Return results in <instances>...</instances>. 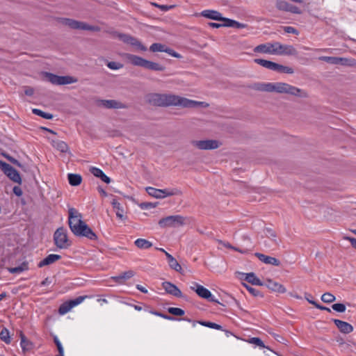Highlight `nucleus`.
<instances>
[{"instance_id": "1", "label": "nucleus", "mask_w": 356, "mask_h": 356, "mask_svg": "<svg viewBox=\"0 0 356 356\" xmlns=\"http://www.w3.org/2000/svg\"><path fill=\"white\" fill-rule=\"evenodd\" d=\"M146 101L152 106L167 107L171 106L183 108H195L197 106L207 107L208 104L197 102L171 94L151 93L146 96Z\"/></svg>"}, {"instance_id": "2", "label": "nucleus", "mask_w": 356, "mask_h": 356, "mask_svg": "<svg viewBox=\"0 0 356 356\" xmlns=\"http://www.w3.org/2000/svg\"><path fill=\"white\" fill-rule=\"evenodd\" d=\"M68 224L72 232L77 236H84L90 240H96L97 235L82 220V215L74 208H70L68 211Z\"/></svg>"}, {"instance_id": "3", "label": "nucleus", "mask_w": 356, "mask_h": 356, "mask_svg": "<svg viewBox=\"0 0 356 356\" xmlns=\"http://www.w3.org/2000/svg\"><path fill=\"white\" fill-rule=\"evenodd\" d=\"M254 52L272 55L296 56L298 52L292 45L282 44L278 42H267L254 47Z\"/></svg>"}, {"instance_id": "4", "label": "nucleus", "mask_w": 356, "mask_h": 356, "mask_svg": "<svg viewBox=\"0 0 356 356\" xmlns=\"http://www.w3.org/2000/svg\"><path fill=\"white\" fill-rule=\"evenodd\" d=\"M275 92L303 98L308 97L307 92L305 90L284 82H275Z\"/></svg>"}, {"instance_id": "5", "label": "nucleus", "mask_w": 356, "mask_h": 356, "mask_svg": "<svg viewBox=\"0 0 356 356\" xmlns=\"http://www.w3.org/2000/svg\"><path fill=\"white\" fill-rule=\"evenodd\" d=\"M60 22L62 24L67 26L72 29L84 30L95 32L99 31L101 30L100 27L98 26L90 25L84 22L77 21L70 18H60Z\"/></svg>"}, {"instance_id": "6", "label": "nucleus", "mask_w": 356, "mask_h": 356, "mask_svg": "<svg viewBox=\"0 0 356 356\" xmlns=\"http://www.w3.org/2000/svg\"><path fill=\"white\" fill-rule=\"evenodd\" d=\"M254 62L266 69L270 70L274 72L284 74H293L294 70L292 67L284 66L270 60H267L261 58H256Z\"/></svg>"}, {"instance_id": "7", "label": "nucleus", "mask_w": 356, "mask_h": 356, "mask_svg": "<svg viewBox=\"0 0 356 356\" xmlns=\"http://www.w3.org/2000/svg\"><path fill=\"white\" fill-rule=\"evenodd\" d=\"M186 218L180 215L169 216L159 220L161 228L179 227L186 224Z\"/></svg>"}, {"instance_id": "8", "label": "nucleus", "mask_w": 356, "mask_h": 356, "mask_svg": "<svg viewBox=\"0 0 356 356\" xmlns=\"http://www.w3.org/2000/svg\"><path fill=\"white\" fill-rule=\"evenodd\" d=\"M54 241L56 246L59 249H67L71 245L67 229L63 227L58 228L54 232Z\"/></svg>"}, {"instance_id": "9", "label": "nucleus", "mask_w": 356, "mask_h": 356, "mask_svg": "<svg viewBox=\"0 0 356 356\" xmlns=\"http://www.w3.org/2000/svg\"><path fill=\"white\" fill-rule=\"evenodd\" d=\"M0 168L12 181L19 184L22 183L20 175L10 164L0 160Z\"/></svg>"}, {"instance_id": "10", "label": "nucleus", "mask_w": 356, "mask_h": 356, "mask_svg": "<svg viewBox=\"0 0 356 356\" xmlns=\"http://www.w3.org/2000/svg\"><path fill=\"white\" fill-rule=\"evenodd\" d=\"M191 143L199 149L204 150L216 149L221 145L217 140H193Z\"/></svg>"}, {"instance_id": "11", "label": "nucleus", "mask_w": 356, "mask_h": 356, "mask_svg": "<svg viewBox=\"0 0 356 356\" xmlns=\"http://www.w3.org/2000/svg\"><path fill=\"white\" fill-rule=\"evenodd\" d=\"M193 284L194 286H191V289L195 291L200 297L207 299L210 302H218L209 290L197 283H194Z\"/></svg>"}, {"instance_id": "12", "label": "nucleus", "mask_w": 356, "mask_h": 356, "mask_svg": "<svg viewBox=\"0 0 356 356\" xmlns=\"http://www.w3.org/2000/svg\"><path fill=\"white\" fill-rule=\"evenodd\" d=\"M97 104L98 106H102L106 108H127V104L115 99H99L97 101Z\"/></svg>"}, {"instance_id": "13", "label": "nucleus", "mask_w": 356, "mask_h": 356, "mask_svg": "<svg viewBox=\"0 0 356 356\" xmlns=\"http://www.w3.org/2000/svg\"><path fill=\"white\" fill-rule=\"evenodd\" d=\"M122 56L127 63H131L134 66L142 67L144 68L145 67L147 60L142 57L129 53H124L122 54Z\"/></svg>"}, {"instance_id": "14", "label": "nucleus", "mask_w": 356, "mask_h": 356, "mask_svg": "<svg viewBox=\"0 0 356 356\" xmlns=\"http://www.w3.org/2000/svg\"><path fill=\"white\" fill-rule=\"evenodd\" d=\"M149 50L152 52H165L175 58H181L179 54L161 43H153L149 47Z\"/></svg>"}, {"instance_id": "15", "label": "nucleus", "mask_w": 356, "mask_h": 356, "mask_svg": "<svg viewBox=\"0 0 356 356\" xmlns=\"http://www.w3.org/2000/svg\"><path fill=\"white\" fill-rule=\"evenodd\" d=\"M250 88L252 90L261 92H275V82H257L253 83Z\"/></svg>"}, {"instance_id": "16", "label": "nucleus", "mask_w": 356, "mask_h": 356, "mask_svg": "<svg viewBox=\"0 0 356 356\" xmlns=\"http://www.w3.org/2000/svg\"><path fill=\"white\" fill-rule=\"evenodd\" d=\"M263 286H266L270 290L280 293H284L286 291L285 287L282 284L270 279L267 280L264 283Z\"/></svg>"}, {"instance_id": "17", "label": "nucleus", "mask_w": 356, "mask_h": 356, "mask_svg": "<svg viewBox=\"0 0 356 356\" xmlns=\"http://www.w3.org/2000/svg\"><path fill=\"white\" fill-rule=\"evenodd\" d=\"M163 287L168 293L178 298L182 297L181 291L174 284L170 282H165L163 283Z\"/></svg>"}, {"instance_id": "18", "label": "nucleus", "mask_w": 356, "mask_h": 356, "mask_svg": "<svg viewBox=\"0 0 356 356\" xmlns=\"http://www.w3.org/2000/svg\"><path fill=\"white\" fill-rule=\"evenodd\" d=\"M201 15L206 18L217 21H222L224 23L225 22L226 20V17H222L221 13L216 10H206L202 11Z\"/></svg>"}, {"instance_id": "19", "label": "nucleus", "mask_w": 356, "mask_h": 356, "mask_svg": "<svg viewBox=\"0 0 356 356\" xmlns=\"http://www.w3.org/2000/svg\"><path fill=\"white\" fill-rule=\"evenodd\" d=\"M255 256L261 261H262L266 264H270V265H273L275 266H279L281 264L280 260H278L277 259L273 257L267 256V255H265L264 254L259 253V252L255 253Z\"/></svg>"}, {"instance_id": "20", "label": "nucleus", "mask_w": 356, "mask_h": 356, "mask_svg": "<svg viewBox=\"0 0 356 356\" xmlns=\"http://www.w3.org/2000/svg\"><path fill=\"white\" fill-rule=\"evenodd\" d=\"M319 60L327 62L333 65H345L347 64L348 59L345 58L334 57V56H321L318 58Z\"/></svg>"}, {"instance_id": "21", "label": "nucleus", "mask_w": 356, "mask_h": 356, "mask_svg": "<svg viewBox=\"0 0 356 356\" xmlns=\"http://www.w3.org/2000/svg\"><path fill=\"white\" fill-rule=\"evenodd\" d=\"M334 323L337 328L344 334H349L353 332V327L348 323L339 320L334 319Z\"/></svg>"}, {"instance_id": "22", "label": "nucleus", "mask_w": 356, "mask_h": 356, "mask_svg": "<svg viewBox=\"0 0 356 356\" xmlns=\"http://www.w3.org/2000/svg\"><path fill=\"white\" fill-rule=\"evenodd\" d=\"M61 256L59 254H49L47 257H45L44 259H42L38 263V266L39 268H42L45 266L52 264L57 261L58 260H59Z\"/></svg>"}, {"instance_id": "23", "label": "nucleus", "mask_w": 356, "mask_h": 356, "mask_svg": "<svg viewBox=\"0 0 356 356\" xmlns=\"http://www.w3.org/2000/svg\"><path fill=\"white\" fill-rule=\"evenodd\" d=\"M90 171L95 177L100 178L106 184H109L111 182V179L106 176L101 169L96 167H92Z\"/></svg>"}, {"instance_id": "24", "label": "nucleus", "mask_w": 356, "mask_h": 356, "mask_svg": "<svg viewBox=\"0 0 356 356\" xmlns=\"http://www.w3.org/2000/svg\"><path fill=\"white\" fill-rule=\"evenodd\" d=\"M165 256L168 259V263L170 267L172 269L176 270L177 272H181L182 268H181V266L179 265V264L176 260V259L174 257H172L170 254H169L168 252H165Z\"/></svg>"}, {"instance_id": "25", "label": "nucleus", "mask_w": 356, "mask_h": 356, "mask_svg": "<svg viewBox=\"0 0 356 356\" xmlns=\"http://www.w3.org/2000/svg\"><path fill=\"white\" fill-rule=\"evenodd\" d=\"M52 145L58 151L65 153L69 149V147L66 143L59 140H52Z\"/></svg>"}, {"instance_id": "26", "label": "nucleus", "mask_w": 356, "mask_h": 356, "mask_svg": "<svg viewBox=\"0 0 356 356\" xmlns=\"http://www.w3.org/2000/svg\"><path fill=\"white\" fill-rule=\"evenodd\" d=\"M20 345L24 352L29 351L33 348V343L24 336L22 332H20Z\"/></svg>"}, {"instance_id": "27", "label": "nucleus", "mask_w": 356, "mask_h": 356, "mask_svg": "<svg viewBox=\"0 0 356 356\" xmlns=\"http://www.w3.org/2000/svg\"><path fill=\"white\" fill-rule=\"evenodd\" d=\"M245 280L253 285H264V283L255 275L254 273H247L245 275Z\"/></svg>"}, {"instance_id": "28", "label": "nucleus", "mask_w": 356, "mask_h": 356, "mask_svg": "<svg viewBox=\"0 0 356 356\" xmlns=\"http://www.w3.org/2000/svg\"><path fill=\"white\" fill-rule=\"evenodd\" d=\"M113 209L115 210L116 216L118 218L122 220L124 218V210L120 203L116 200L113 199L111 202Z\"/></svg>"}, {"instance_id": "29", "label": "nucleus", "mask_w": 356, "mask_h": 356, "mask_svg": "<svg viewBox=\"0 0 356 356\" xmlns=\"http://www.w3.org/2000/svg\"><path fill=\"white\" fill-rule=\"evenodd\" d=\"M68 181L71 186H76L81 184L82 181V177L79 174H68Z\"/></svg>"}, {"instance_id": "30", "label": "nucleus", "mask_w": 356, "mask_h": 356, "mask_svg": "<svg viewBox=\"0 0 356 356\" xmlns=\"http://www.w3.org/2000/svg\"><path fill=\"white\" fill-rule=\"evenodd\" d=\"M118 35V38L122 40L123 42L126 43V44H129L131 46L134 45V43H135V42L136 41L137 38H135V37H133L130 35H128V34H124V33H118L117 34Z\"/></svg>"}, {"instance_id": "31", "label": "nucleus", "mask_w": 356, "mask_h": 356, "mask_svg": "<svg viewBox=\"0 0 356 356\" xmlns=\"http://www.w3.org/2000/svg\"><path fill=\"white\" fill-rule=\"evenodd\" d=\"M145 69L153 70V71H163L165 70V67L160 65L158 63L152 62L150 60L146 61Z\"/></svg>"}, {"instance_id": "32", "label": "nucleus", "mask_w": 356, "mask_h": 356, "mask_svg": "<svg viewBox=\"0 0 356 356\" xmlns=\"http://www.w3.org/2000/svg\"><path fill=\"white\" fill-rule=\"evenodd\" d=\"M224 25H225L226 27H234L236 29H243L248 26V25L245 24H242L229 18H226Z\"/></svg>"}, {"instance_id": "33", "label": "nucleus", "mask_w": 356, "mask_h": 356, "mask_svg": "<svg viewBox=\"0 0 356 356\" xmlns=\"http://www.w3.org/2000/svg\"><path fill=\"white\" fill-rule=\"evenodd\" d=\"M134 243L140 249H148L152 246V243L150 241L144 238H138Z\"/></svg>"}, {"instance_id": "34", "label": "nucleus", "mask_w": 356, "mask_h": 356, "mask_svg": "<svg viewBox=\"0 0 356 356\" xmlns=\"http://www.w3.org/2000/svg\"><path fill=\"white\" fill-rule=\"evenodd\" d=\"M197 323H199L203 326H205V327H210V328H213V329H216V330H222V327L220 325H218L217 323H212V322H209V321H194L193 322V326H195V325Z\"/></svg>"}, {"instance_id": "35", "label": "nucleus", "mask_w": 356, "mask_h": 356, "mask_svg": "<svg viewBox=\"0 0 356 356\" xmlns=\"http://www.w3.org/2000/svg\"><path fill=\"white\" fill-rule=\"evenodd\" d=\"M181 192L177 188L172 189H161V198H164L165 197L179 195Z\"/></svg>"}, {"instance_id": "36", "label": "nucleus", "mask_w": 356, "mask_h": 356, "mask_svg": "<svg viewBox=\"0 0 356 356\" xmlns=\"http://www.w3.org/2000/svg\"><path fill=\"white\" fill-rule=\"evenodd\" d=\"M78 79L71 76H60V85H66L76 83Z\"/></svg>"}, {"instance_id": "37", "label": "nucleus", "mask_w": 356, "mask_h": 356, "mask_svg": "<svg viewBox=\"0 0 356 356\" xmlns=\"http://www.w3.org/2000/svg\"><path fill=\"white\" fill-rule=\"evenodd\" d=\"M147 193L152 197L157 199H161V189H157L153 187H147L145 188Z\"/></svg>"}, {"instance_id": "38", "label": "nucleus", "mask_w": 356, "mask_h": 356, "mask_svg": "<svg viewBox=\"0 0 356 356\" xmlns=\"http://www.w3.org/2000/svg\"><path fill=\"white\" fill-rule=\"evenodd\" d=\"M45 76L48 79V81L52 84L60 85V76L50 72H46Z\"/></svg>"}, {"instance_id": "39", "label": "nucleus", "mask_w": 356, "mask_h": 356, "mask_svg": "<svg viewBox=\"0 0 356 356\" xmlns=\"http://www.w3.org/2000/svg\"><path fill=\"white\" fill-rule=\"evenodd\" d=\"M0 339L7 344L10 343V333L8 329L3 328L0 332Z\"/></svg>"}, {"instance_id": "40", "label": "nucleus", "mask_w": 356, "mask_h": 356, "mask_svg": "<svg viewBox=\"0 0 356 356\" xmlns=\"http://www.w3.org/2000/svg\"><path fill=\"white\" fill-rule=\"evenodd\" d=\"M33 113L38 116H40L47 120H51L54 118L53 115L49 113H45L40 109L33 108Z\"/></svg>"}, {"instance_id": "41", "label": "nucleus", "mask_w": 356, "mask_h": 356, "mask_svg": "<svg viewBox=\"0 0 356 356\" xmlns=\"http://www.w3.org/2000/svg\"><path fill=\"white\" fill-rule=\"evenodd\" d=\"M72 308V306L69 301V302L62 304L60 306V307L58 309V312L60 314L63 315V314H65L66 313H67L68 312H70Z\"/></svg>"}, {"instance_id": "42", "label": "nucleus", "mask_w": 356, "mask_h": 356, "mask_svg": "<svg viewBox=\"0 0 356 356\" xmlns=\"http://www.w3.org/2000/svg\"><path fill=\"white\" fill-rule=\"evenodd\" d=\"M290 5L288 2L282 0H279L276 2V8L280 10L288 11Z\"/></svg>"}, {"instance_id": "43", "label": "nucleus", "mask_w": 356, "mask_h": 356, "mask_svg": "<svg viewBox=\"0 0 356 356\" xmlns=\"http://www.w3.org/2000/svg\"><path fill=\"white\" fill-rule=\"evenodd\" d=\"M335 296L330 293H325L321 296V300L325 303H331L335 300Z\"/></svg>"}, {"instance_id": "44", "label": "nucleus", "mask_w": 356, "mask_h": 356, "mask_svg": "<svg viewBox=\"0 0 356 356\" xmlns=\"http://www.w3.org/2000/svg\"><path fill=\"white\" fill-rule=\"evenodd\" d=\"M168 312L172 315L181 316L184 315L185 312L182 309L177 307H169Z\"/></svg>"}, {"instance_id": "45", "label": "nucleus", "mask_w": 356, "mask_h": 356, "mask_svg": "<svg viewBox=\"0 0 356 356\" xmlns=\"http://www.w3.org/2000/svg\"><path fill=\"white\" fill-rule=\"evenodd\" d=\"M27 269V265L26 264H22L21 266L15 268H10L8 269L9 272L13 274L20 273L24 270Z\"/></svg>"}, {"instance_id": "46", "label": "nucleus", "mask_w": 356, "mask_h": 356, "mask_svg": "<svg viewBox=\"0 0 356 356\" xmlns=\"http://www.w3.org/2000/svg\"><path fill=\"white\" fill-rule=\"evenodd\" d=\"M107 67L111 70H120L123 67V65L118 62L110 61L106 64Z\"/></svg>"}, {"instance_id": "47", "label": "nucleus", "mask_w": 356, "mask_h": 356, "mask_svg": "<svg viewBox=\"0 0 356 356\" xmlns=\"http://www.w3.org/2000/svg\"><path fill=\"white\" fill-rule=\"evenodd\" d=\"M243 286L246 288V289L254 297H258V296H261L262 297V294L258 291L256 289L250 286H248V284H243Z\"/></svg>"}, {"instance_id": "48", "label": "nucleus", "mask_w": 356, "mask_h": 356, "mask_svg": "<svg viewBox=\"0 0 356 356\" xmlns=\"http://www.w3.org/2000/svg\"><path fill=\"white\" fill-rule=\"evenodd\" d=\"M248 342L252 344H254L261 348H265L264 342L258 337H252L248 340Z\"/></svg>"}, {"instance_id": "49", "label": "nucleus", "mask_w": 356, "mask_h": 356, "mask_svg": "<svg viewBox=\"0 0 356 356\" xmlns=\"http://www.w3.org/2000/svg\"><path fill=\"white\" fill-rule=\"evenodd\" d=\"M332 309L337 312H344L346 311V305L342 303H336L332 305Z\"/></svg>"}, {"instance_id": "50", "label": "nucleus", "mask_w": 356, "mask_h": 356, "mask_svg": "<svg viewBox=\"0 0 356 356\" xmlns=\"http://www.w3.org/2000/svg\"><path fill=\"white\" fill-rule=\"evenodd\" d=\"M87 298L86 296H79L76 298L75 299L71 300L70 301V304L72 306V308L79 304H81L86 298Z\"/></svg>"}, {"instance_id": "51", "label": "nucleus", "mask_w": 356, "mask_h": 356, "mask_svg": "<svg viewBox=\"0 0 356 356\" xmlns=\"http://www.w3.org/2000/svg\"><path fill=\"white\" fill-rule=\"evenodd\" d=\"M266 234L268 238H269L270 239L273 241L276 244L278 243L276 241L277 234H276L275 232H274L273 230H272L270 229H267Z\"/></svg>"}, {"instance_id": "52", "label": "nucleus", "mask_w": 356, "mask_h": 356, "mask_svg": "<svg viewBox=\"0 0 356 356\" xmlns=\"http://www.w3.org/2000/svg\"><path fill=\"white\" fill-rule=\"evenodd\" d=\"M133 47H135L138 50L141 51H147V47L142 44V42L139 40H136L135 43H134Z\"/></svg>"}, {"instance_id": "53", "label": "nucleus", "mask_w": 356, "mask_h": 356, "mask_svg": "<svg viewBox=\"0 0 356 356\" xmlns=\"http://www.w3.org/2000/svg\"><path fill=\"white\" fill-rule=\"evenodd\" d=\"M219 243H220V244L223 245L225 247H226V248H227L233 249V250H236V251H238V252H241V253H245V252H247V250H239V249H238V248H236L233 247V246H232L230 243H225V242H223V241H219Z\"/></svg>"}, {"instance_id": "54", "label": "nucleus", "mask_w": 356, "mask_h": 356, "mask_svg": "<svg viewBox=\"0 0 356 356\" xmlns=\"http://www.w3.org/2000/svg\"><path fill=\"white\" fill-rule=\"evenodd\" d=\"M124 282L131 277H132L135 273L133 270H128L120 274Z\"/></svg>"}, {"instance_id": "55", "label": "nucleus", "mask_w": 356, "mask_h": 356, "mask_svg": "<svg viewBox=\"0 0 356 356\" xmlns=\"http://www.w3.org/2000/svg\"><path fill=\"white\" fill-rule=\"evenodd\" d=\"M149 313L152 314H154L156 316H161L165 319H168V320H173V317L170 316H168L166 314H162L161 312H156V311H149Z\"/></svg>"}, {"instance_id": "56", "label": "nucleus", "mask_w": 356, "mask_h": 356, "mask_svg": "<svg viewBox=\"0 0 356 356\" xmlns=\"http://www.w3.org/2000/svg\"><path fill=\"white\" fill-rule=\"evenodd\" d=\"M283 29L287 33H293L295 35H298V33H299L298 30L292 26H284Z\"/></svg>"}, {"instance_id": "57", "label": "nucleus", "mask_w": 356, "mask_h": 356, "mask_svg": "<svg viewBox=\"0 0 356 356\" xmlns=\"http://www.w3.org/2000/svg\"><path fill=\"white\" fill-rule=\"evenodd\" d=\"M54 341L57 347V349H58V351L59 353H61V352L63 351V348L62 346V344L60 342L59 339H58V337L56 336H54Z\"/></svg>"}, {"instance_id": "58", "label": "nucleus", "mask_w": 356, "mask_h": 356, "mask_svg": "<svg viewBox=\"0 0 356 356\" xmlns=\"http://www.w3.org/2000/svg\"><path fill=\"white\" fill-rule=\"evenodd\" d=\"M310 304H312L313 305L315 306V307H316L317 309H319L321 310H325V311H327L329 312H331L330 309L328 308V307H326L325 306H323V305H321L319 304H318L315 301H310Z\"/></svg>"}, {"instance_id": "59", "label": "nucleus", "mask_w": 356, "mask_h": 356, "mask_svg": "<svg viewBox=\"0 0 356 356\" xmlns=\"http://www.w3.org/2000/svg\"><path fill=\"white\" fill-rule=\"evenodd\" d=\"M13 191L17 196L20 197L22 195V191L19 186H14Z\"/></svg>"}, {"instance_id": "60", "label": "nucleus", "mask_w": 356, "mask_h": 356, "mask_svg": "<svg viewBox=\"0 0 356 356\" xmlns=\"http://www.w3.org/2000/svg\"><path fill=\"white\" fill-rule=\"evenodd\" d=\"M288 12H291L293 13H297V14H299L300 13V10L298 7L293 6L291 4L290 5Z\"/></svg>"}, {"instance_id": "61", "label": "nucleus", "mask_w": 356, "mask_h": 356, "mask_svg": "<svg viewBox=\"0 0 356 356\" xmlns=\"http://www.w3.org/2000/svg\"><path fill=\"white\" fill-rule=\"evenodd\" d=\"M208 25L210 27L215 28V29H218L220 27L225 26V25H224V23L223 24H218V23H216V22H209V23H208Z\"/></svg>"}, {"instance_id": "62", "label": "nucleus", "mask_w": 356, "mask_h": 356, "mask_svg": "<svg viewBox=\"0 0 356 356\" xmlns=\"http://www.w3.org/2000/svg\"><path fill=\"white\" fill-rule=\"evenodd\" d=\"M111 279L113 280L115 282H117L118 284L124 283V280H122L121 275H119L118 276H113L111 277Z\"/></svg>"}, {"instance_id": "63", "label": "nucleus", "mask_w": 356, "mask_h": 356, "mask_svg": "<svg viewBox=\"0 0 356 356\" xmlns=\"http://www.w3.org/2000/svg\"><path fill=\"white\" fill-rule=\"evenodd\" d=\"M24 93L26 95L31 96L34 93V90L31 87H26L24 90Z\"/></svg>"}, {"instance_id": "64", "label": "nucleus", "mask_w": 356, "mask_h": 356, "mask_svg": "<svg viewBox=\"0 0 356 356\" xmlns=\"http://www.w3.org/2000/svg\"><path fill=\"white\" fill-rule=\"evenodd\" d=\"M345 239L349 241L351 243V245L356 249V238L347 236L345 237Z\"/></svg>"}]
</instances>
